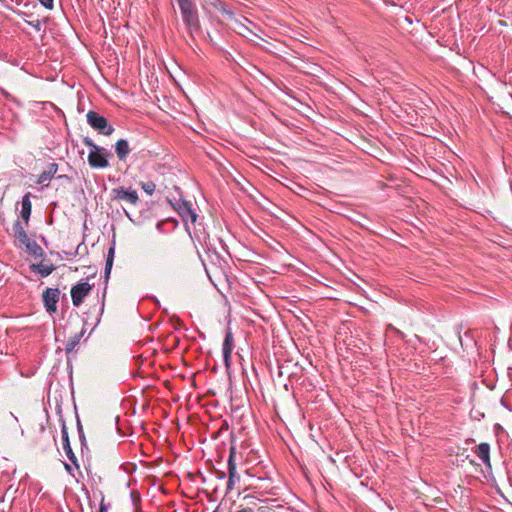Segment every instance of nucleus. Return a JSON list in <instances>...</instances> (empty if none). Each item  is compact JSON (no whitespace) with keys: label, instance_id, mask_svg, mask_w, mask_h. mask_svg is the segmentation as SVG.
I'll use <instances>...</instances> for the list:
<instances>
[{"label":"nucleus","instance_id":"obj_1","mask_svg":"<svg viewBox=\"0 0 512 512\" xmlns=\"http://www.w3.org/2000/svg\"><path fill=\"white\" fill-rule=\"evenodd\" d=\"M83 143L91 148L88 154V163L92 168L103 169L109 166L107 157L110 156V153L106 148L96 145L89 137H85Z\"/></svg>","mask_w":512,"mask_h":512},{"label":"nucleus","instance_id":"obj_2","mask_svg":"<svg viewBox=\"0 0 512 512\" xmlns=\"http://www.w3.org/2000/svg\"><path fill=\"white\" fill-rule=\"evenodd\" d=\"M183 21L188 31L192 34L200 30V21L198 17L197 7L194 1H188L178 4Z\"/></svg>","mask_w":512,"mask_h":512},{"label":"nucleus","instance_id":"obj_3","mask_svg":"<svg viewBox=\"0 0 512 512\" xmlns=\"http://www.w3.org/2000/svg\"><path fill=\"white\" fill-rule=\"evenodd\" d=\"M87 123L98 133L109 136L114 132V127L108 120L95 111H89L86 115Z\"/></svg>","mask_w":512,"mask_h":512},{"label":"nucleus","instance_id":"obj_4","mask_svg":"<svg viewBox=\"0 0 512 512\" xmlns=\"http://www.w3.org/2000/svg\"><path fill=\"white\" fill-rule=\"evenodd\" d=\"M113 200L125 201L132 205H136L139 201V196L136 190L131 188L116 187L111 190Z\"/></svg>","mask_w":512,"mask_h":512},{"label":"nucleus","instance_id":"obj_5","mask_svg":"<svg viewBox=\"0 0 512 512\" xmlns=\"http://www.w3.org/2000/svg\"><path fill=\"white\" fill-rule=\"evenodd\" d=\"M91 290L92 285L86 281H81L74 285L70 291L73 305L75 307H79L83 303L84 298L91 292Z\"/></svg>","mask_w":512,"mask_h":512},{"label":"nucleus","instance_id":"obj_6","mask_svg":"<svg viewBox=\"0 0 512 512\" xmlns=\"http://www.w3.org/2000/svg\"><path fill=\"white\" fill-rule=\"evenodd\" d=\"M60 291L57 288H47L42 294V300L47 312L55 313L59 301Z\"/></svg>","mask_w":512,"mask_h":512},{"label":"nucleus","instance_id":"obj_7","mask_svg":"<svg viewBox=\"0 0 512 512\" xmlns=\"http://www.w3.org/2000/svg\"><path fill=\"white\" fill-rule=\"evenodd\" d=\"M174 208L185 223L190 221L192 224H194L196 222L197 214L192 209L191 203L187 201H179L176 203Z\"/></svg>","mask_w":512,"mask_h":512},{"label":"nucleus","instance_id":"obj_8","mask_svg":"<svg viewBox=\"0 0 512 512\" xmlns=\"http://www.w3.org/2000/svg\"><path fill=\"white\" fill-rule=\"evenodd\" d=\"M61 435H62L63 449H64V451L66 453L67 458L70 460L72 465L77 470H79L80 466H79L77 457H76V455L74 454V452H73V450L71 448L70 440H69V435H68V429H67V426H66V424L64 422L62 423V427H61Z\"/></svg>","mask_w":512,"mask_h":512},{"label":"nucleus","instance_id":"obj_9","mask_svg":"<svg viewBox=\"0 0 512 512\" xmlns=\"http://www.w3.org/2000/svg\"><path fill=\"white\" fill-rule=\"evenodd\" d=\"M233 349H234L233 334L230 330H228L226 332L224 342H223V348H222L223 361L227 368L230 366V363H231V354H232Z\"/></svg>","mask_w":512,"mask_h":512},{"label":"nucleus","instance_id":"obj_10","mask_svg":"<svg viewBox=\"0 0 512 512\" xmlns=\"http://www.w3.org/2000/svg\"><path fill=\"white\" fill-rule=\"evenodd\" d=\"M32 212L31 193L27 192L21 200V211L20 217L24 220L25 225L29 223V219Z\"/></svg>","mask_w":512,"mask_h":512},{"label":"nucleus","instance_id":"obj_11","mask_svg":"<svg viewBox=\"0 0 512 512\" xmlns=\"http://www.w3.org/2000/svg\"><path fill=\"white\" fill-rule=\"evenodd\" d=\"M236 449L235 447H231L229 451L228 457V474L229 480L235 482V480H239V475L236 470V462H235Z\"/></svg>","mask_w":512,"mask_h":512},{"label":"nucleus","instance_id":"obj_12","mask_svg":"<svg viewBox=\"0 0 512 512\" xmlns=\"http://www.w3.org/2000/svg\"><path fill=\"white\" fill-rule=\"evenodd\" d=\"M58 171V165L56 163H50L48 167L39 175L36 183L45 184L50 181Z\"/></svg>","mask_w":512,"mask_h":512},{"label":"nucleus","instance_id":"obj_13","mask_svg":"<svg viewBox=\"0 0 512 512\" xmlns=\"http://www.w3.org/2000/svg\"><path fill=\"white\" fill-rule=\"evenodd\" d=\"M115 152L119 160L124 161L130 153L128 141L125 139H119L115 144Z\"/></svg>","mask_w":512,"mask_h":512},{"label":"nucleus","instance_id":"obj_14","mask_svg":"<svg viewBox=\"0 0 512 512\" xmlns=\"http://www.w3.org/2000/svg\"><path fill=\"white\" fill-rule=\"evenodd\" d=\"M476 455L486 465H490V446L488 443H481L476 447Z\"/></svg>","mask_w":512,"mask_h":512},{"label":"nucleus","instance_id":"obj_15","mask_svg":"<svg viewBox=\"0 0 512 512\" xmlns=\"http://www.w3.org/2000/svg\"><path fill=\"white\" fill-rule=\"evenodd\" d=\"M83 334L84 331L81 330L79 333H76L73 336L69 337L65 344L66 353H70L74 350V348L79 344Z\"/></svg>","mask_w":512,"mask_h":512},{"label":"nucleus","instance_id":"obj_16","mask_svg":"<svg viewBox=\"0 0 512 512\" xmlns=\"http://www.w3.org/2000/svg\"><path fill=\"white\" fill-rule=\"evenodd\" d=\"M31 269L35 272H38L42 277H47L53 272L54 267L40 263V264H32Z\"/></svg>","mask_w":512,"mask_h":512},{"label":"nucleus","instance_id":"obj_17","mask_svg":"<svg viewBox=\"0 0 512 512\" xmlns=\"http://www.w3.org/2000/svg\"><path fill=\"white\" fill-rule=\"evenodd\" d=\"M26 250L33 256H43L44 255V251L43 249L41 248L40 245L37 244L36 241L32 240L29 244H27L25 246Z\"/></svg>","mask_w":512,"mask_h":512},{"label":"nucleus","instance_id":"obj_18","mask_svg":"<svg viewBox=\"0 0 512 512\" xmlns=\"http://www.w3.org/2000/svg\"><path fill=\"white\" fill-rule=\"evenodd\" d=\"M114 247H111L108 251V255L106 258V265H105V277L108 278L112 269L113 260H114Z\"/></svg>","mask_w":512,"mask_h":512},{"label":"nucleus","instance_id":"obj_19","mask_svg":"<svg viewBox=\"0 0 512 512\" xmlns=\"http://www.w3.org/2000/svg\"><path fill=\"white\" fill-rule=\"evenodd\" d=\"M214 6L223 15H227L229 18L233 17V12L230 11V9L228 8V6L225 3L221 2V1H217V3H215Z\"/></svg>","mask_w":512,"mask_h":512},{"label":"nucleus","instance_id":"obj_20","mask_svg":"<svg viewBox=\"0 0 512 512\" xmlns=\"http://www.w3.org/2000/svg\"><path fill=\"white\" fill-rule=\"evenodd\" d=\"M140 186L148 195H152L156 189V185L153 181L141 182Z\"/></svg>","mask_w":512,"mask_h":512},{"label":"nucleus","instance_id":"obj_21","mask_svg":"<svg viewBox=\"0 0 512 512\" xmlns=\"http://www.w3.org/2000/svg\"><path fill=\"white\" fill-rule=\"evenodd\" d=\"M13 236H18L20 233L25 232L24 226L19 220H16L12 226Z\"/></svg>","mask_w":512,"mask_h":512},{"label":"nucleus","instance_id":"obj_22","mask_svg":"<svg viewBox=\"0 0 512 512\" xmlns=\"http://www.w3.org/2000/svg\"><path fill=\"white\" fill-rule=\"evenodd\" d=\"M15 238H16V239L20 242V244H21V245H23V246H26L27 244H29V243L32 241V239H30V238L28 237V235H27L26 231H25V232H23V233H20L18 236H15Z\"/></svg>","mask_w":512,"mask_h":512},{"label":"nucleus","instance_id":"obj_23","mask_svg":"<svg viewBox=\"0 0 512 512\" xmlns=\"http://www.w3.org/2000/svg\"><path fill=\"white\" fill-rule=\"evenodd\" d=\"M39 2L49 10L53 9L54 7V0H39Z\"/></svg>","mask_w":512,"mask_h":512},{"label":"nucleus","instance_id":"obj_24","mask_svg":"<svg viewBox=\"0 0 512 512\" xmlns=\"http://www.w3.org/2000/svg\"><path fill=\"white\" fill-rule=\"evenodd\" d=\"M78 430H79L80 440H81L82 444H84L85 436H84L83 429H82V426L80 423H78Z\"/></svg>","mask_w":512,"mask_h":512},{"label":"nucleus","instance_id":"obj_25","mask_svg":"<svg viewBox=\"0 0 512 512\" xmlns=\"http://www.w3.org/2000/svg\"><path fill=\"white\" fill-rule=\"evenodd\" d=\"M234 484H235V482H233V481L228 479V481H227V490L231 491L234 488Z\"/></svg>","mask_w":512,"mask_h":512},{"label":"nucleus","instance_id":"obj_26","mask_svg":"<svg viewBox=\"0 0 512 512\" xmlns=\"http://www.w3.org/2000/svg\"><path fill=\"white\" fill-rule=\"evenodd\" d=\"M240 29H241L240 33L243 34V35H245V33H244L245 31L251 33L250 29L248 27H246L245 25H243V24H241Z\"/></svg>","mask_w":512,"mask_h":512},{"label":"nucleus","instance_id":"obj_27","mask_svg":"<svg viewBox=\"0 0 512 512\" xmlns=\"http://www.w3.org/2000/svg\"><path fill=\"white\" fill-rule=\"evenodd\" d=\"M64 467H65V470L69 473V474H72V466L68 463H64Z\"/></svg>","mask_w":512,"mask_h":512},{"label":"nucleus","instance_id":"obj_28","mask_svg":"<svg viewBox=\"0 0 512 512\" xmlns=\"http://www.w3.org/2000/svg\"><path fill=\"white\" fill-rule=\"evenodd\" d=\"M100 512H107V508L105 507V505L103 503H101V505H100Z\"/></svg>","mask_w":512,"mask_h":512},{"label":"nucleus","instance_id":"obj_29","mask_svg":"<svg viewBox=\"0 0 512 512\" xmlns=\"http://www.w3.org/2000/svg\"><path fill=\"white\" fill-rule=\"evenodd\" d=\"M237 512H253V510L251 508H243Z\"/></svg>","mask_w":512,"mask_h":512},{"label":"nucleus","instance_id":"obj_30","mask_svg":"<svg viewBox=\"0 0 512 512\" xmlns=\"http://www.w3.org/2000/svg\"><path fill=\"white\" fill-rule=\"evenodd\" d=\"M225 476H226V475H225V473H224V472H219V473H218V478H220V479L225 478Z\"/></svg>","mask_w":512,"mask_h":512},{"label":"nucleus","instance_id":"obj_31","mask_svg":"<svg viewBox=\"0 0 512 512\" xmlns=\"http://www.w3.org/2000/svg\"><path fill=\"white\" fill-rule=\"evenodd\" d=\"M213 512H218L217 510H214Z\"/></svg>","mask_w":512,"mask_h":512}]
</instances>
